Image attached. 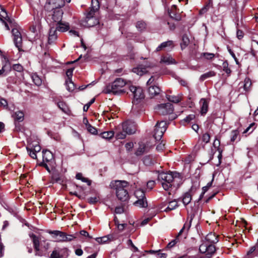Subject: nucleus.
I'll list each match as a JSON object with an SVG mask.
<instances>
[{
  "instance_id": "1",
  "label": "nucleus",
  "mask_w": 258,
  "mask_h": 258,
  "mask_svg": "<svg viewBox=\"0 0 258 258\" xmlns=\"http://www.w3.org/2000/svg\"><path fill=\"white\" fill-rule=\"evenodd\" d=\"M126 85V81L121 78H116L111 84L107 85L104 92L106 94L112 93L114 95H120L125 93L124 89H122Z\"/></svg>"
},
{
  "instance_id": "2",
  "label": "nucleus",
  "mask_w": 258,
  "mask_h": 258,
  "mask_svg": "<svg viewBox=\"0 0 258 258\" xmlns=\"http://www.w3.org/2000/svg\"><path fill=\"white\" fill-rule=\"evenodd\" d=\"M113 187L116 190V195L117 199L121 201H126L129 199V195L126 187L128 186V183L126 181H116Z\"/></svg>"
},
{
  "instance_id": "3",
  "label": "nucleus",
  "mask_w": 258,
  "mask_h": 258,
  "mask_svg": "<svg viewBox=\"0 0 258 258\" xmlns=\"http://www.w3.org/2000/svg\"><path fill=\"white\" fill-rule=\"evenodd\" d=\"M156 172L158 173V180L161 182L164 190H168L172 185L173 176L169 171H156Z\"/></svg>"
},
{
  "instance_id": "4",
  "label": "nucleus",
  "mask_w": 258,
  "mask_h": 258,
  "mask_svg": "<svg viewBox=\"0 0 258 258\" xmlns=\"http://www.w3.org/2000/svg\"><path fill=\"white\" fill-rule=\"evenodd\" d=\"M199 251L201 253H205L207 258H211L216 251V247L211 243L203 241L199 246Z\"/></svg>"
},
{
  "instance_id": "5",
  "label": "nucleus",
  "mask_w": 258,
  "mask_h": 258,
  "mask_svg": "<svg viewBox=\"0 0 258 258\" xmlns=\"http://www.w3.org/2000/svg\"><path fill=\"white\" fill-rule=\"evenodd\" d=\"M129 89L134 96L132 101L134 104H138L141 100L144 98L145 95L143 89L141 87L130 86Z\"/></svg>"
},
{
  "instance_id": "6",
  "label": "nucleus",
  "mask_w": 258,
  "mask_h": 258,
  "mask_svg": "<svg viewBox=\"0 0 258 258\" xmlns=\"http://www.w3.org/2000/svg\"><path fill=\"white\" fill-rule=\"evenodd\" d=\"M12 117L14 120L15 131L17 132H21L23 130V125L21 124L20 122L24 119V112L22 111H17L12 114Z\"/></svg>"
},
{
  "instance_id": "7",
  "label": "nucleus",
  "mask_w": 258,
  "mask_h": 258,
  "mask_svg": "<svg viewBox=\"0 0 258 258\" xmlns=\"http://www.w3.org/2000/svg\"><path fill=\"white\" fill-rule=\"evenodd\" d=\"M156 109L158 114L163 115H168L173 112V106L170 103H162L158 104Z\"/></svg>"
},
{
  "instance_id": "8",
  "label": "nucleus",
  "mask_w": 258,
  "mask_h": 258,
  "mask_svg": "<svg viewBox=\"0 0 258 258\" xmlns=\"http://www.w3.org/2000/svg\"><path fill=\"white\" fill-rule=\"evenodd\" d=\"M12 33L14 37L13 41L19 51H24L22 49V37L20 32L17 28H13L12 30Z\"/></svg>"
},
{
  "instance_id": "9",
  "label": "nucleus",
  "mask_w": 258,
  "mask_h": 258,
  "mask_svg": "<svg viewBox=\"0 0 258 258\" xmlns=\"http://www.w3.org/2000/svg\"><path fill=\"white\" fill-rule=\"evenodd\" d=\"M69 255L68 248L55 247L49 256V258H67Z\"/></svg>"
},
{
  "instance_id": "10",
  "label": "nucleus",
  "mask_w": 258,
  "mask_h": 258,
  "mask_svg": "<svg viewBox=\"0 0 258 258\" xmlns=\"http://www.w3.org/2000/svg\"><path fill=\"white\" fill-rule=\"evenodd\" d=\"M122 128L127 135H133L137 131V124L131 120H127L122 123Z\"/></svg>"
},
{
  "instance_id": "11",
  "label": "nucleus",
  "mask_w": 258,
  "mask_h": 258,
  "mask_svg": "<svg viewBox=\"0 0 258 258\" xmlns=\"http://www.w3.org/2000/svg\"><path fill=\"white\" fill-rule=\"evenodd\" d=\"M65 4L64 0H48L44 8L47 11L54 9H60L64 6Z\"/></svg>"
},
{
  "instance_id": "12",
  "label": "nucleus",
  "mask_w": 258,
  "mask_h": 258,
  "mask_svg": "<svg viewBox=\"0 0 258 258\" xmlns=\"http://www.w3.org/2000/svg\"><path fill=\"white\" fill-rule=\"evenodd\" d=\"M100 9V3L99 0H92L90 11L87 13L86 19L87 22L93 18L95 13Z\"/></svg>"
},
{
  "instance_id": "13",
  "label": "nucleus",
  "mask_w": 258,
  "mask_h": 258,
  "mask_svg": "<svg viewBox=\"0 0 258 258\" xmlns=\"http://www.w3.org/2000/svg\"><path fill=\"white\" fill-rule=\"evenodd\" d=\"M47 232L49 234L57 236V238L56 241L57 242H66V238H67V233L62 231L48 230Z\"/></svg>"
},
{
  "instance_id": "14",
  "label": "nucleus",
  "mask_w": 258,
  "mask_h": 258,
  "mask_svg": "<svg viewBox=\"0 0 258 258\" xmlns=\"http://www.w3.org/2000/svg\"><path fill=\"white\" fill-rule=\"evenodd\" d=\"M169 15L171 18L176 21H180L181 19V15L176 5H172L171 9L168 11Z\"/></svg>"
},
{
  "instance_id": "15",
  "label": "nucleus",
  "mask_w": 258,
  "mask_h": 258,
  "mask_svg": "<svg viewBox=\"0 0 258 258\" xmlns=\"http://www.w3.org/2000/svg\"><path fill=\"white\" fill-rule=\"evenodd\" d=\"M42 162H46L49 164V165L54 161V157L53 154L49 150H45L42 151Z\"/></svg>"
},
{
  "instance_id": "16",
  "label": "nucleus",
  "mask_w": 258,
  "mask_h": 258,
  "mask_svg": "<svg viewBox=\"0 0 258 258\" xmlns=\"http://www.w3.org/2000/svg\"><path fill=\"white\" fill-rule=\"evenodd\" d=\"M57 31L54 27L50 25V28L49 31L48 37V43L49 44H51L56 40L57 38Z\"/></svg>"
},
{
  "instance_id": "17",
  "label": "nucleus",
  "mask_w": 258,
  "mask_h": 258,
  "mask_svg": "<svg viewBox=\"0 0 258 258\" xmlns=\"http://www.w3.org/2000/svg\"><path fill=\"white\" fill-rule=\"evenodd\" d=\"M53 13L51 16L53 22L58 23L61 21L63 11L60 9H54Z\"/></svg>"
},
{
  "instance_id": "18",
  "label": "nucleus",
  "mask_w": 258,
  "mask_h": 258,
  "mask_svg": "<svg viewBox=\"0 0 258 258\" xmlns=\"http://www.w3.org/2000/svg\"><path fill=\"white\" fill-rule=\"evenodd\" d=\"M63 181L62 175L60 173L56 170L52 171L51 175V182L52 183H59L61 184Z\"/></svg>"
},
{
  "instance_id": "19",
  "label": "nucleus",
  "mask_w": 258,
  "mask_h": 258,
  "mask_svg": "<svg viewBox=\"0 0 258 258\" xmlns=\"http://www.w3.org/2000/svg\"><path fill=\"white\" fill-rule=\"evenodd\" d=\"M160 92V88L157 85H151L148 87V93L151 98L159 95Z\"/></svg>"
},
{
  "instance_id": "20",
  "label": "nucleus",
  "mask_w": 258,
  "mask_h": 258,
  "mask_svg": "<svg viewBox=\"0 0 258 258\" xmlns=\"http://www.w3.org/2000/svg\"><path fill=\"white\" fill-rule=\"evenodd\" d=\"M56 25V26L55 29L56 31H58L61 32H66L70 29V25L68 23L60 21L57 23Z\"/></svg>"
},
{
  "instance_id": "21",
  "label": "nucleus",
  "mask_w": 258,
  "mask_h": 258,
  "mask_svg": "<svg viewBox=\"0 0 258 258\" xmlns=\"http://www.w3.org/2000/svg\"><path fill=\"white\" fill-rule=\"evenodd\" d=\"M219 241L218 235H216L215 233L210 232L207 234L205 237V242L214 244L217 243Z\"/></svg>"
},
{
  "instance_id": "22",
  "label": "nucleus",
  "mask_w": 258,
  "mask_h": 258,
  "mask_svg": "<svg viewBox=\"0 0 258 258\" xmlns=\"http://www.w3.org/2000/svg\"><path fill=\"white\" fill-rule=\"evenodd\" d=\"M0 20H1V21L3 20H6L10 24H12L13 21H14L13 19L10 18L8 16V14H7L6 10L5 9V8L1 5H0Z\"/></svg>"
},
{
  "instance_id": "23",
  "label": "nucleus",
  "mask_w": 258,
  "mask_h": 258,
  "mask_svg": "<svg viewBox=\"0 0 258 258\" xmlns=\"http://www.w3.org/2000/svg\"><path fill=\"white\" fill-rule=\"evenodd\" d=\"M195 217V214H191L190 216V221L188 223L187 222H185V224H184L183 227L182 228V229L180 230V231L178 233V236H180L182 233H183L184 232V230H186V233H185V235H186V233H187L188 230L189 229L190 227V226H191V222H192V220H193L194 218Z\"/></svg>"
},
{
  "instance_id": "24",
  "label": "nucleus",
  "mask_w": 258,
  "mask_h": 258,
  "mask_svg": "<svg viewBox=\"0 0 258 258\" xmlns=\"http://www.w3.org/2000/svg\"><path fill=\"white\" fill-rule=\"evenodd\" d=\"M200 103L201 104V113L203 115L207 112L209 108V104L207 100L205 98L201 99Z\"/></svg>"
},
{
  "instance_id": "25",
  "label": "nucleus",
  "mask_w": 258,
  "mask_h": 258,
  "mask_svg": "<svg viewBox=\"0 0 258 258\" xmlns=\"http://www.w3.org/2000/svg\"><path fill=\"white\" fill-rule=\"evenodd\" d=\"M138 200L134 203V205L140 208H146L148 206V203L146 197L143 198H138Z\"/></svg>"
},
{
  "instance_id": "26",
  "label": "nucleus",
  "mask_w": 258,
  "mask_h": 258,
  "mask_svg": "<svg viewBox=\"0 0 258 258\" xmlns=\"http://www.w3.org/2000/svg\"><path fill=\"white\" fill-rule=\"evenodd\" d=\"M192 189V187H191V188L189 191L185 192L183 195V197L182 198V202L183 204L184 205V206L187 205L191 202V200L192 199V198H191L192 196L190 193V191H191Z\"/></svg>"
},
{
  "instance_id": "27",
  "label": "nucleus",
  "mask_w": 258,
  "mask_h": 258,
  "mask_svg": "<svg viewBox=\"0 0 258 258\" xmlns=\"http://www.w3.org/2000/svg\"><path fill=\"white\" fill-rule=\"evenodd\" d=\"M147 146L143 142L139 143V148L137 150L135 154L137 156H141L143 155L145 152H146Z\"/></svg>"
},
{
  "instance_id": "28",
  "label": "nucleus",
  "mask_w": 258,
  "mask_h": 258,
  "mask_svg": "<svg viewBox=\"0 0 258 258\" xmlns=\"http://www.w3.org/2000/svg\"><path fill=\"white\" fill-rule=\"evenodd\" d=\"M165 132L155 127L153 137L156 141H160Z\"/></svg>"
},
{
  "instance_id": "29",
  "label": "nucleus",
  "mask_w": 258,
  "mask_h": 258,
  "mask_svg": "<svg viewBox=\"0 0 258 258\" xmlns=\"http://www.w3.org/2000/svg\"><path fill=\"white\" fill-rule=\"evenodd\" d=\"M189 39L187 34H184L182 37V41L180 43V47L182 50L185 49L189 44Z\"/></svg>"
},
{
  "instance_id": "30",
  "label": "nucleus",
  "mask_w": 258,
  "mask_h": 258,
  "mask_svg": "<svg viewBox=\"0 0 258 258\" xmlns=\"http://www.w3.org/2000/svg\"><path fill=\"white\" fill-rule=\"evenodd\" d=\"M173 45V41L171 40H168L166 42H162L160 45H159L156 49V51L157 52L160 51L164 49L165 48L167 47H170Z\"/></svg>"
},
{
  "instance_id": "31",
  "label": "nucleus",
  "mask_w": 258,
  "mask_h": 258,
  "mask_svg": "<svg viewBox=\"0 0 258 258\" xmlns=\"http://www.w3.org/2000/svg\"><path fill=\"white\" fill-rule=\"evenodd\" d=\"M58 107L64 113H68L70 111L69 107L67 103L63 101H59L57 103Z\"/></svg>"
},
{
  "instance_id": "32",
  "label": "nucleus",
  "mask_w": 258,
  "mask_h": 258,
  "mask_svg": "<svg viewBox=\"0 0 258 258\" xmlns=\"http://www.w3.org/2000/svg\"><path fill=\"white\" fill-rule=\"evenodd\" d=\"M11 67L10 64L8 62H6L5 64L4 65L1 70H0V75L3 76H6L9 72L11 71Z\"/></svg>"
},
{
  "instance_id": "33",
  "label": "nucleus",
  "mask_w": 258,
  "mask_h": 258,
  "mask_svg": "<svg viewBox=\"0 0 258 258\" xmlns=\"http://www.w3.org/2000/svg\"><path fill=\"white\" fill-rule=\"evenodd\" d=\"M114 135V132L112 131H110L107 132H104L100 133L99 136L103 139L109 140L111 139L112 137H113Z\"/></svg>"
},
{
  "instance_id": "34",
  "label": "nucleus",
  "mask_w": 258,
  "mask_h": 258,
  "mask_svg": "<svg viewBox=\"0 0 258 258\" xmlns=\"http://www.w3.org/2000/svg\"><path fill=\"white\" fill-rule=\"evenodd\" d=\"M167 100L171 102L178 103L181 101V98L179 96L166 95Z\"/></svg>"
},
{
  "instance_id": "35",
  "label": "nucleus",
  "mask_w": 258,
  "mask_h": 258,
  "mask_svg": "<svg viewBox=\"0 0 258 258\" xmlns=\"http://www.w3.org/2000/svg\"><path fill=\"white\" fill-rule=\"evenodd\" d=\"M103 243L113 241L116 239V235L114 234H110L102 237Z\"/></svg>"
},
{
  "instance_id": "36",
  "label": "nucleus",
  "mask_w": 258,
  "mask_h": 258,
  "mask_svg": "<svg viewBox=\"0 0 258 258\" xmlns=\"http://www.w3.org/2000/svg\"><path fill=\"white\" fill-rule=\"evenodd\" d=\"M216 75V73L214 71H210L206 73H205L202 75L200 78V80L201 81H204L206 79L215 76Z\"/></svg>"
},
{
  "instance_id": "37",
  "label": "nucleus",
  "mask_w": 258,
  "mask_h": 258,
  "mask_svg": "<svg viewBox=\"0 0 258 258\" xmlns=\"http://www.w3.org/2000/svg\"><path fill=\"white\" fill-rule=\"evenodd\" d=\"M76 178L84 182H87L88 185H90L91 184V181L87 178L84 177L81 173H78L76 175Z\"/></svg>"
},
{
  "instance_id": "38",
  "label": "nucleus",
  "mask_w": 258,
  "mask_h": 258,
  "mask_svg": "<svg viewBox=\"0 0 258 258\" xmlns=\"http://www.w3.org/2000/svg\"><path fill=\"white\" fill-rule=\"evenodd\" d=\"M223 71L225 72L228 76H230L231 73V70L229 67V64L227 60L224 61L222 63Z\"/></svg>"
},
{
  "instance_id": "39",
  "label": "nucleus",
  "mask_w": 258,
  "mask_h": 258,
  "mask_svg": "<svg viewBox=\"0 0 258 258\" xmlns=\"http://www.w3.org/2000/svg\"><path fill=\"white\" fill-rule=\"evenodd\" d=\"M251 85V81L248 78H246L244 80L243 88L245 91H248Z\"/></svg>"
},
{
  "instance_id": "40",
  "label": "nucleus",
  "mask_w": 258,
  "mask_h": 258,
  "mask_svg": "<svg viewBox=\"0 0 258 258\" xmlns=\"http://www.w3.org/2000/svg\"><path fill=\"white\" fill-rule=\"evenodd\" d=\"M134 195L137 199L143 198H145V197H146L144 191L141 189L136 190L134 192Z\"/></svg>"
},
{
  "instance_id": "41",
  "label": "nucleus",
  "mask_w": 258,
  "mask_h": 258,
  "mask_svg": "<svg viewBox=\"0 0 258 258\" xmlns=\"http://www.w3.org/2000/svg\"><path fill=\"white\" fill-rule=\"evenodd\" d=\"M155 127H158L159 129H160L163 131H166V122L164 121H161L160 122H157L156 125L155 126Z\"/></svg>"
},
{
  "instance_id": "42",
  "label": "nucleus",
  "mask_w": 258,
  "mask_h": 258,
  "mask_svg": "<svg viewBox=\"0 0 258 258\" xmlns=\"http://www.w3.org/2000/svg\"><path fill=\"white\" fill-rule=\"evenodd\" d=\"M39 25H40L38 22H35V23H33L30 26V31L34 34H36L37 32V29L39 27Z\"/></svg>"
},
{
  "instance_id": "43",
  "label": "nucleus",
  "mask_w": 258,
  "mask_h": 258,
  "mask_svg": "<svg viewBox=\"0 0 258 258\" xmlns=\"http://www.w3.org/2000/svg\"><path fill=\"white\" fill-rule=\"evenodd\" d=\"M179 236H178V235L174 239L172 240L171 241L169 242L168 244L167 245L166 248L170 249L173 247L179 241Z\"/></svg>"
},
{
  "instance_id": "44",
  "label": "nucleus",
  "mask_w": 258,
  "mask_h": 258,
  "mask_svg": "<svg viewBox=\"0 0 258 258\" xmlns=\"http://www.w3.org/2000/svg\"><path fill=\"white\" fill-rule=\"evenodd\" d=\"M66 84L67 86V89L69 91H73L75 89V84L72 82V80H66Z\"/></svg>"
},
{
  "instance_id": "45",
  "label": "nucleus",
  "mask_w": 258,
  "mask_h": 258,
  "mask_svg": "<svg viewBox=\"0 0 258 258\" xmlns=\"http://www.w3.org/2000/svg\"><path fill=\"white\" fill-rule=\"evenodd\" d=\"M173 60V58L170 56H162L161 59V62L170 64L172 62Z\"/></svg>"
},
{
  "instance_id": "46",
  "label": "nucleus",
  "mask_w": 258,
  "mask_h": 258,
  "mask_svg": "<svg viewBox=\"0 0 258 258\" xmlns=\"http://www.w3.org/2000/svg\"><path fill=\"white\" fill-rule=\"evenodd\" d=\"M32 80L34 84L37 86H40L41 85L42 80L37 75H33L32 77Z\"/></svg>"
},
{
  "instance_id": "47",
  "label": "nucleus",
  "mask_w": 258,
  "mask_h": 258,
  "mask_svg": "<svg viewBox=\"0 0 258 258\" xmlns=\"http://www.w3.org/2000/svg\"><path fill=\"white\" fill-rule=\"evenodd\" d=\"M87 128L88 131L93 134V135H97L98 132L97 130L96 127L92 126L90 124H87Z\"/></svg>"
},
{
  "instance_id": "48",
  "label": "nucleus",
  "mask_w": 258,
  "mask_h": 258,
  "mask_svg": "<svg viewBox=\"0 0 258 258\" xmlns=\"http://www.w3.org/2000/svg\"><path fill=\"white\" fill-rule=\"evenodd\" d=\"M144 164L146 166H149L153 164L152 158L150 156H146L143 159Z\"/></svg>"
},
{
  "instance_id": "49",
  "label": "nucleus",
  "mask_w": 258,
  "mask_h": 258,
  "mask_svg": "<svg viewBox=\"0 0 258 258\" xmlns=\"http://www.w3.org/2000/svg\"><path fill=\"white\" fill-rule=\"evenodd\" d=\"M189 48V55L190 57L194 58L198 52V49L196 48L195 44L193 46H190Z\"/></svg>"
},
{
  "instance_id": "50",
  "label": "nucleus",
  "mask_w": 258,
  "mask_h": 258,
  "mask_svg": "<svg viewBox=\"0 0 258 258\" xmlns=\"http://www.w3.org/2000/svg\"><path fill=\"white\" fill-rule=\"evenodd\" d=\"M133 72L137 73L138 75L142 76L146 72V69L142 68L140 69L139 68H135L133 69Z\"/></svg>"
},
{
  "instance_id": "51",
  "label": "nucleus",
  "mask_w": 258,
  "mask_h": 258,
  "mask_svg": "<svg viewBox=\"0 0 258 258\" xmlns=\"http://www.w3.org/2000/svg\"><path fill=\"white\" fill-rule=\"evenodd\" d=\"M146 27V24L143 21H138L136 24L137 28L140 30L142 31L145 29Z\"/></svg>"
},
{
  "instance_id": "52",
  "label": "nucleus",
  "mask_w": 258,
  "mask_h": 258,
  "mask_svg": "<svg viewBox=\"0 0 258 258\" xmlns=\"http://www.w3.org/2000/svg\"><path fill=\"white\" fill-rule=\"evenodd\" d=\"M239 132L238 130H233L231 132V142H234L239 135Z\"/></svg>"
},
{
  "instance_id": "53",
  "label": "nucleus",
  "mask_w": 258,
  "mask_h": 258,
  "mask_svg": "<svg viewBox=\"0 0 258 258\" xmlns=\"http://www.w3.org/2000/svg\"><path fill=\"white\" fill-rule=\"evenodd\" d=\"M27 150L29 156L33 159L37 158V153L34 152V151L30 147H27Z\"/></svg>"
},
{
  "instance_id": "54",
  "label": "nucleus",
  "mask_w": 258,
  "mask_h": 258,
  "mask_svg": "<svg viewBox=\"0 0 258 258\" xmlns=\"http://www.w3.org/2000/svg\"><path fill=\"white\" fill-rule=\"evenodd\" d=\"M31 237L32 238L34 246H39L40 242L38 237L34 234H32Z\"/></svg>"
},
{
  "instance_id": "55",
  "label": "nucleus",
  "mask_w": 258,
  "mask_h": 258,
  "mask_svg": "<svg viewBox=\"0 0 258 258\" xmlns=\"http://www.w3.org/2000/svg\"><path fill=\"white\" fill-rule=\"evenodd\" d=\"M99 200L100 198L99 197H95L88 198L87 201L90 204H95L99 201Z\"/></svg>"
},
{
  "instance_id": "56",
  "label": "nucleus",
  "mask_w": 258,
  "mask_h": 258,
  "mask_svg": "<svg viewBox=\"0 0 258 258\" xmlns=\"http://www.w3.org/2000/svg\"><path fill=\"white\" fill-rule=\"evenodd\" d=\"M169 206L170 207L172 210L175 209L178 207L177 200H174L169 202Z\"/></svg>"
},
{
  "instance_id": "57",
  "label": "nucleus",
  "mask_w": 258,
  "mask_h": 258,
  "mask_svg": "<svg viewBox=\"0 0 258 258\" xmlns=\"http://www.w3.org/2000/svg\"><path fill=\"white\" fill-rule=\"evenodd\" d=\"M12 69L15 71H17L18 72H22L23 71V66L18 63V64H15L12 66Z\"/></svg>"
},
{
  "instance_id": "58",
  "label": "nucleus",
  "mask_w": 258,
  "mask_h": 258,
  "mask_svg": "<svg viewBox=\"0 0 258 258\" xmlns=\"http://www.w3.org/2000/svg\"><path fill=\"white\" fill-rule=\"evenodd\" d=\"M202 141L207 144L209 142L210 140V136L209 133H206L204 134L202 137Z\"/></svg>"
},
{
  "instance_id": "59",
  "label": "nucleus",
  "mask_w": 258,
  "mask_h": 258,
  "mask_svg": "<svg viewBox=\"0 0 258 258\" xmlns=\"http://www.w3.org/2000/svg\"><path fill=\"white\" fill-rule=\"evenodd\" d=\"M95 98H92L88 103L85 104L83 107V110L86 112L88 110L90 106L95 102Z\"/></svg>"
},
{
  "instance_id": "60",
  "label": "nucleus",
  "mask_w": 258,
  "mask_h": 258,
  "mask_svg": "<svg viewBox=\"0 0 258 258\" xmlns=\"http://www.w3.org/2000/svg\"><path fill=\"white\" fill-rule=\"evenodd\" d=\"M203 57L208 60H211L215 57V54L213 53L204 52Z\"/></svg>"
},
{
  "instance_id": "61",
  "label": "nucleus",
  "mask_w": 258,
  "mask_h": 258,
  "mask_svg": "<svg viewBox=\"0 0 258 258\" xmlns=\"http://www.w3.org/2000/svg\"><path fill=\"white\" fill-rule=\"evenodd\" d=\"M126 135L127 134L122 131V132L116 133V138L117 139H124L125 138Z\"/></svg>"
},
{
  "instance_id": "62",
  "label": "nucleus",
  "mask_w": 258,
  "mask_h": 258,
  "mask_svg": "<svg viewBox=\"0 0 258 258\" xmlns=\"http://www.w3.org/2000/svg\"><path fill=\"white\" fill-rule=\"evenodd\" d=\"M74 70V68H70L67 70L66 72V75L68 77V79L67 80H68V81L72 80V77L73 76Z\"/></svg>"
},
{
  "instance_id": "63",
  "label": "nucleus",
  "mask_w": 258,
  "mask_h": 258,
  "mask_svg": "<svg viewBox=\"0 0 258 258\" xmlns=\"http://www.w3.org/2000/svg\"><path fill=\"white\" fill-rule=\"evenodd\" d=\"M195 114H189L184 119H183L182 121L185 122L186 123L189 122L191 120L194 119L195 118Z\"/></svg>"
},
{
  "instance_id": "64",
  "label": "nucleus",
  "mask_w": 258,
  "mask_h": 258,
  "mask_svg": "<svg viewBox=\"0 0 258 258\" xmlns=\"http://www.w3.org/2000/svg\"><path fill=\"white\" fill-rule=\"evenodd\" d=\"M227 48H228V52H229L230 55L232 56V57L234 58L236 63L237 64H239V63L238 60L237 58V57H236V55H235L233 51L229 48V47H228Z\"/></svg>"
}]
</instances>
